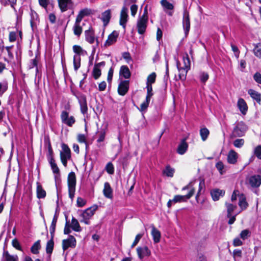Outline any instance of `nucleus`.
I'll use <instances>...</instances> for the list:
<instances>
[{
  "mask_svg": "<svg viewBox=\"0 0 261 261\" xmlns=\"http://www.w3.org/2000/svg\"><path fill=\"white\" fill-rule=\"evenodd\" d=\"M97 208L98 206L97 205H93L84 211L80 215V217L82 218L80 220L81 222H83L85 224L89 225L90 224L89 220L94 215Z\"/></svg>",
  "mask_w": 261,
  "mask_h": 261,
  "instance_id": "f257e3e1",
  "label": "nucleus"
},
{
  "mask_svg": "<svg viewBox=\"0 0 261 261\" xmlns=\"http://www.w3.org/2000/svg\"><path fill=\"white\" fill-rule=\"evenodd\" d=\"M67 180L69 196L72 200L74 196L76 185V176L74 172H71L69 173Z\"/></svg>",
  "mask_w": 261,
  "mask_h": 261,
  "instance_id": "f03ea898",
  "label": "nucleus"
},
{
  "mask_svg": "<svg viewBox=\"0 0 261 261\" xmlns=\"http://www.w3.org/2000/svg\"><path fill=\"white\" fill-rule=\"evenodd\" d=\"M60 159L64 167H67V161L71 158L70 148L65 144H62V150L60 151Z\"/></svg>",
  "mask_w": 261,
  "mask_h": 261,
  "instance_id": "7ed1b4c3",
  "label": "nucleus"
},
{
  "mask_svg": "<svg viewBox=\"0 0 261 261\" xmlns=\"http://www.w3.org/2000/svg\"><path fill=\"white\" fill-rule=\"evenodd\" d=\"M247 129V127L244 122H239L233 130V135L236 137H242L244 135Z\"/></svg>",
  "mask_w": 261,
  "mask_h": 261,
  "instance_id": "20e7f679",
  "label": "nucleus"
},
{
  "mask_svg": "<svg viewBox=\"0 0 261 261\" xmlns=\"http://www.w3.org/2000/svg\"><path fill=\"white\" fill-rule=\"evenodd\" d=\"M76 241L75 238L72 236H69L68 239L62 241V248L64 251L68 248H74L76 246Z\"/></svg>",
  "mask_w": 261,
  "mask_h": 261,
  "instance_id": "39448f33",
  "label": "nucleus"
},
{
  "mask_svg": "<svg viewBox=\"0 0 261 261\" xmlns=\"http://www.w3.org/2000/svg\"><path fill=\"white\" fill-rule=\"evenodd\" d=\"M61 118L62 121L69 126H71L75 123V119L73 116L69 117L68 113L63 111L61 113Z\"/></svg>",
  "mask_w": 261,
  "mask_h": 261,
  "instance_id": "423d86ee",
  "label": "nucleus"
},
{
  "mask_svg": "<svg viewBox=\"0 0 261 261\" xmlns=\"http://www.w3.org/2000/svg\"><path fill=\"white\" fill-rule=\"evenodd\" d=\"M189 188L190 189V193H188L185 195H176L174 196L173 199H172L174 203L186 202L188 199H190L193 196V189L191 188V187H190Z\"/></svg>",
  "mask_w": 261,
  "mask_h": 261,
  "instance_id": "0eeeda50",
  "label": "nucleus"
},
{
  "mask_svg": "<svg viewBox=\"0 0 261 261\" xmlns=\"http://www.w3.org/2000/svg\"><path fill=\"white\" fill-rule=\"evenodd\" d=\"M148 19L142 17L139 18L137 21V28L138 32L140 34H143L145 33L147 27Z\"/></svg>",
  "mask_w": 261,
  "mask_h": 261,
  "instance_id": "6e6552de",
  "label": "nucleus"
},
{
  "mask_svg": "<svg viewBox=\"0 0 261 261\" xmlns=\"http://www.w3.org/2000/svg\"><path fill=\"white\" fill-rule=\"evenodd\" d=\"M128 17L127 9L125 7H123L120 12L119 24L122 26L124 29H125Z\"/></svg>",
  "mask_w": 261,
  "mask_h": 261,
  "instance_id": "1a4fd4ad",
  "label": "nucleus"
},
{
  "mask_svg": "<svg viewBox=\"0 0 261 261\" xmlns=\"http://www.w3.org/2000/svg\"><path fill=\"white\" fill-rule=\"evenodd\" d=\"M160 4L163 7V10L169 15L172 16V12L171 11L174 9V5L167 0H161Z\"/></svg>",
  "mask_w": 261,
  "mask_h": 261,
  "instance_id": "9d476101",
  "label": "nucleus"
},
{
  "mask_svg": "<svg viewBox=\"0 0 261 261\" xmlns=\"http://www.w3.org/2000/svg\"><path fill=\"white\" fill-rule=\"evenodd\" d=\"M129 88V82L128 81H121L118 88V93L124 96L128 91Z\"/></svg>",
  "mask_w": 261,
  "mask_h": 261,
  "instance_id": "9b49d317",
  "label": "nucleus"
},
{
  "mask_svg": "<svg viewBox=\"0 0 261 261\" xmlns=\"http://www.w3.org/2000/svg\"><path fill=\"white\" fill-rule=\"evenodd\" d=\"M58 3L62 12L66 11L73 4L72 0H58Z\"/></svg>",
  "mask_w": 261,
  "mask_h": 261,
  "instance_id": "f8f14e48",
  "label": "nucleus"
},
{
  "mask_svg": "<svg viewBox=\"0 0 261 261\" xmlns=\"http://www.w3.org/2000/svg\"><path fill=\"white\" fill-rule=\"evenodd\" d=\"M248 181L251 187H258L261 184V175L251 176L249 178Z\"/></svg>",
  "mask_w": 261,
  "mask_h": 261,
  "instance_id": "ddd939ff",
  "label": "nucleus"
},
{
  "mask_svg": "<svg viewBox=\"0 0 261 261\" xmlns=\"http://www.w3.org/2000/svg\"><path fill=\"white\" fill-rule=\"evenodd\" d=\"M238 154L233 149L230 150L227 156V161L229 164H235L237 162Z\"/></svg>",
  "mask_w": 261,
  "mask_h": 261,
  "instance_id": "4468645a",
  "label": "nucleus"
},
{
  "mask_svg": "<svg viewBox=\"0 0 261 261\" xmlns=\"http://www.w3.org/2000/svg\"><path fill=\"white\" fill-rule=\"evenodd\" d=\"M137 252L140 259H142L145 256H149L151 253L150 251L146 246H144L143 247H138L137 248Z\"/></svg>",
  "mask_w": 261,
  "mask_h": 261,
  "instance_id": "2eb2a0df",
  "label": "nucleus"
},
{
  "mask_svg": "<svg viewBox=\"0 0 261 261\" xmlns=\"http://www.w3.org/2000/svg\"><path fill=\"white\" fill-rule=\"evenodd\" d=\"M182 24L185 33L187 34L189 32L190 28V22L189 13L186 11H185L184 12Z\"/></svg>",
  "mask_w": 261,
  "mask_h": 261,
  "instance_id": "dca6fc26",
  "label": "nucleus"
},
{
  "mask_svg": "<svg viewBox=\"0 0 261 261\" xmlns=\"http://www.w3.org/2000/svg\"><path fill=\"white\" fill-rule=\"evenodd\" d=\"M118 36V34L117 32L114 31L113 32L108 38V39L106 41L105 43V46L106 47L110 46L114 44L117 40V38Z\"/></svg>",
  "mask_w": 261,
  "mask_h": 261,
  "instance_id": "f3484780",
  "label": "nucleus"
},
{
  "mask_svg": "<svg viewBox=\"0 0 261 261\" xmlns=\"http://www.w3.org/2000/svg\"><path fill=\"white\" fill-rule=\"evenodd\" d=\"M92 11L91 9L88 8L83 9L80 11L75 20H77V22H81L84 17L90 15Z\"/></svg>",
  "mask_w": 261,
  "mask_h": 261,
  "instance_id": "a211bd4d",
  "label": "nucleus"
},
{
  "mask_svg": "<svg viewBox=\"0 0 261 261\" xmlns=\"http://www.w3.org/2000/svg\"><path fill=\"white\" fill-rule=\"evenodd\" d=\"M103 194L107 198L112 199L113 198V190L110 184L108 182H105L104 184Z\"/></svg>",
  "mask_w": 261,
  "mask_h": 261,
  "instance_id": "6ab92c4d",
  "label": "nucleus"
},
{
  "mask_svg": "<svg viewBox=\"0 0 261 261\" xmlns=\"http://www.w3.org/2000/svg\"><path fill=\"white\" fill-rule=\"evenodd\" d=\"M107 132V126L105 125L102 126L97 132L98 135L97 142H101L105 140L106 135Z\"/></svg>",
  "mask_w": 261,
  "mask_h": 261,
  "instance_id": "aec40b11",
  "label": "nucleus"
},
{
  "mask_svg": "<svg viewBox=\"0 0 261 261\" xmlns=\"http://www.w3.org/2000/svg\"><path fill=\"white\" fill-rule=\"evenodd\" d=\"M211 194L213 199L214 201H217L219 200L220 197L224 196L225 191L220 189H214L212 190Z\"/></svg>",
  "mask_w": 261,
  "mask_h": 261,
  "instance_id": "412c9836",
  "label": "nucleus"
},
{
  "mask_svg": "<svg viewBox=\"0 0 261 261\" xmlns=\"http://www.w3.org/2000/svg\"><path fill=\"white\" fill-rule=\"evenodd\" d=\"M111 17V11L109 9L104 11L101 14V19L103 23L105 26L107 25L110 21Z\"/></svg>",
  "mask_w": 261,
  "mask_h": 261,
  "instance_id": "4be33fe9",
  "label": "nucleus"
},
{
  "mask_svg": "<svg viewBox=\"0 0 261 261\" xmlns=\"http://www.w3.org/2000/svg\"><path fill=\"white\" fill-rule=\"evenodd\" d=\"M188 145L185 139L182 140L178 146L177 152L179 154H184L187 150Z\"/></svg>",
  "mask_w": 261,
  "mask_h": 261,
  "instance_id": "5701e85b",
  "label": "nucleus"
},
{
  "mask_svg": "<svg viewBox=\"0 0 261 261\" xmlns=\"http://www.w3.org/2000/svg\"><path fill=\"white\" fill-rule=\"evenodd\" d=\"M3 259L4 261H18L17 255H11L7 251H4Z\"/></svg>",
  "mask_w": 261,
  "mask_h": 261,
  "instance_id": "b1692460",
  "label": "nucleus"
},
{
  "mask_svg": "<svg viewBox=\"0 0 261 261\" xmlns=\"http://www.w3.org/2000/svg\"><path fill=\"white\" fill-rule=\"evenodd\" d=\"M237 105L242 113L245 114L247 111L248 107L245 100L243 98H239Z\"/></svg>",
  "mask_w": 261,
  "mask_h": 261,
  "instance_id": "393cba45",
  "label": "nucleus"
},
{
  "mask_svg": "<svg viewBox=\"0 0 261 261\" xmlns=\"http://www.w3.org/2000/svg\"><path fill=\"white\" fill-rule=\"evenodd\" d=\"M120 76H123L125 79H128L130 76V72L127 66H122L119 72Z\"/></svg>",
  "mask_w": 261,
  "mask_h": 261,
  "instance_id": "a878e982",
  "label": "nucleus"
},
{
  "mask_svg": "<svg viewBox=\"0 0 261 261\" xmlns=\"http://www.w3.org/2000/svg\"><path fill=\"white\" fill-rule=\"evenodd\" d=\"M151 233L153 237L154 243H159L160 241L161 236L160 231L158 230L154 226H152Z\"/></svg>",
  "mask_w": 261,
  "mask_h": 261,
  "instance_id": "bb28decb",
  "label": "nucleus"
},
{
  "mask_svg": "<svg viewBox=\"0 0 261 261\" xmlns=\"http://www.w3.org/2000/svg\"><path fill=\"white\" fill-rule=\"evenodd\" d=\"M239 205L241 210H245L248 206V203L246 200V197L243 194L239 195Z\"/></svg>",
  "mask_w": 261,
  "mask_h": 261,
  "instance_id": "cd10ccee",
  "label": "nucleus"
},
{
  "mask_svg": "<svg viewBox=\"0 0 261 261\" xmlns=\"http://www.w3.org/2000/svg\"><path fill=\"white\" fill-rule=\"evenodd\" d=\"M79 102H80V105L81 112L83 114L87 113V110H88V108H87L86 97L85 96H82L79 99Z\"/></svg>",
  "mask_w": 261,
  "mask_h": 261,
  "instance_id": "c85d7f7f",
  "label": "nucleus"
},
{
  "mask_svg": "<svg viewBox=\"0 0 261 261\" xmlns=\"http://www.w3.org/2000/svg\"><path fill=\"white\" fill-rule=\"evenodd\" d=\"M177 66L179 71V78L180 80L184 81L186 79L187 73L188 71L189 70V68H184V67H180L178 63H177Z\"/></svg>",
  "mask_w": 261,
  "mask_h": 261,
  "instance_id": "c756f323",
  "label": "nucleus"
},
{
  "mask_svg": "<svg viewBox=\"0 0 261 261\" xmlns=\"http://www.w3.org/2000/svg\"><path fill=\"white\" fill-rule=\"evenodd\" d=\"M37 196L39 199L44 198L46 196L45 191L39 182L37 183Z\"/></svg>",
  "mask_w": 261,
  "mask_h": 261,
  "instance_id": "7c9ffc66",
  "label": "nucleus"
},
{
  "mask_svg": "<svg viewBox=\"0 0 261 261\" xmlns=\"http://www.w3.org/2000/svg\"><path fill=\"white\" fill-rule=\"evenodd\" d=\"M70 227L74 231L80 232L82 230L78 221L74 218H72L70 224Z\"/></svg>",
  "mask_w": 261,
  "mask_h": 261,
  "instance_id": "2f4dec72",
  "label": "nucleus"
},
{
  "mask_svg": "<svg viewBox=\"0 0 261 261\" xmlns=\"http://www.w3.org/2000/svg\"><path fill=\"white\" fill-rule=\"evenodd\" d=\"M49 163L50 165L51 169L54 173L59 174L60 172L59 169L55 163V161L53 158V156H51L49 158Z\"/></svg>",
  "mask_w": 261,
  "mask_h": 261,
  "instance_id": "473e14b6",
  "label": "nucleus"
},
{
  "mask_svg": "<svg viewBox=\"0 0 261 261\" xmlns=\"http://www.w3.org/2000/svg\"><path fill=\"white\" fill-rule=\"evenodd\" d=\"M248 94L250 95V96L254 99L256 100V101L259 102L261 100V96L259 93H258L256 91L249 89L248 91Z\"/></svg>",
  "mask_w": 261,
  "mask_h": 261,
  "instance_id": "72a5a7b5",
  "label": "nucleus"
},
{
  "mask_svg": "<svg viewBox=\"0 0 261 261\" xmlns=\"http://www.w3.org/2000/svg\"><path fill=\"white\" fill-rule=\"evenodd\" d=\"M85 34L86 40L90 44L94 43L95 40L94 33L91 31L88 30L85 32Z\"/></svg>",
  "mask_w": 261,
  "mask_h": 261,
  "instance_id": "f704fd0d",
  "label": "nucleus"
},
{
  "mask_svg": "<svg viewBox=\"0 0 261 261\" xmlns=\"http://www.w3.org/2000/svg\"><path fill=\"white\" fill-rule=\"evenodd\" d=\"M38 60L36 57L35 59H32L29 64V67L30 69H32L34 67H36V74L37 75L39 70L38 67Z\"/></svg>",
  "mask_w": 261,
  "mask_h": 261,
  "instance_id": "c9c22d12",
  "label": "nucleus"
},
{
  "mask_svg": "<svg viewBox=\"0 0 261 261\" xmlns=\"http://www.w3.org/2000/svg\"><path fill=\"white\" fill-rule=\"evenodd\" d=\"M74 69L75 71L77 70L81 66V57L80 56L75 55L73 57Z\"/></svg>",
  "mask_w": 261,
  "mask_h": 261,
  "instance_id": "e433bc0d",
  "label": "nucleus"
},
{
  "mask_svg": "<svg viewBox=\"0 0 261 261\" xmlns=\"http://www.w3.org/2000/svg\"><path fill=\"white\" fill-rule=\"evenodd\" d=\"M216 167L221 175L225 173V166L221 161H219L216 163Z\"/></svg>",
  "mask_w": 261,
  "mask_h": 261,
  "instance_id": "4c0bfd02",
  "label": "nucleus"
},
{
  "mask_svg": "<svg viewBox=\"0 0 261 261\" xmlns=\"http://www.w3.org/2000/svg\"><path fill=\"white\" fill-rule=\"evenodd\" d=\"M73 32L74 34L77 36H80L82 32V28L80 26V22H77L76 20L73 26Z\"/></svg>",
  "mask_w": 261,
  "mask_h": 261,
  "instance_id": "58836bf2",
  "label": "nucleus"
},
{
  "mask_svg": "<svg viewBox=\"0 0 261 261\" xmlns=\"http://www.w3.org/2000/svg\"><path fill=\"white\" fill-rule=\"evenodd\" d=\"M174 171V169L168 165L166 167L165 170L163 171V173L168 177H172Z\"/></svg>",
  "mask_w": 261,
  "mask_h": 261,
  "instance_id": "ea45409f",
  "label": "nucleus"
},
{
  "mask_svg": "<svg viewBox=\"0 0 261 261\" xmlns=\"http://www.w3.org/2000/svg\"><path fill=\"white\" fill-rule=\"evenodd\" d=\"M196 185V181L195 180L191 181L187 186L182 188V191L188 190V194L190 193V189L189 188V187H191V188L193 189V195L195 193V187Z\"/></svg>",
  "mask_w": 261,
  "mask_h": 261,
  "instance_id": "a19ab883",
  "label": "nucleus"
},
{
  "mask_svg": "<svg viewBox=\"0 0 261 261\" xmlns=\"http://www.w3.org/2000/svg\"><path fill=\"white\" fill-rule=\"evenodd\" d=\"M40 248V241H36L32 246L31 248V252L33 254H37L39 252V250Z\"/></svg>",
  "mask_w": 261,
  "mask_h": 261,
  "instance_id": "79ce46f5",
  "label": "nucleus"
},
{
  "mask_svg": "<svg viewBox=\"0 0 261 261\" xmlns=\"http://www.w3.org/2000/svg\"><path fill=\"white\" fill-rule=\"evenodd\" d=\"M150 100V98L149 97V96H146V100L144 102H143L140 106V110L141 112H143L147 109V108L148 107Z\"/></svg>",
  "mask_w": 261,
  "mask_h": 261,
  "instance_id": "37998d69",
  "label": "nucleus"
},
{
  "mask_svg": "<svg viewBox=\"0 0 261 261\" xmlns=\"http://www.w3.org/2000/svg\"><path fill=\"white\" fill-rule=\"evenodd\" d=\"M209 130L206 128H202L200 130V135L202 140L204 141L206 140L208 135Z\"/></svg>",
  "mask_w": 261,
  "mask_h": 261,
  "instance_id": "c03bdc74",
  "label": "nucleus"
},
{
  "mask_svg": "<svg viewBox=\"0 0 261 261\" xmlns=\"http://www.w3.org/2000/svg\"><path fill=\"white\" fill-rule=\"evenodd\" d=\"M7 89L8 83L6 82H0V97L2 96Z\"/></svg>",
  "mask_w": 261,
  "mask_h": 261,
  "instance_id": "a18cd8bd",
  "label": "nucleus"
},
{
  "mask_svg": "<svg viewBox=\"0 0 261 261\" xmlns=\"http://www.w3.org/2000/svg\"><path fill=\"white\" fill-rule=\"evenodd\" d=\"M227 211V217H230L232 212L236 208L237 206L230 203H226Z\"/></svg>",
  "mask_w": 261,
  "mask_h": 261,
  "instance_id": "49530a36",
  "label": "nucleus"
},
{
  "mask_svg": "<svg viewBox=\"0 0 261 261\" xmlns=\"http://www.w3.org/2000/svg\"><path fill=\"white\" fill-rule=\"evenodd\" d=\"M54 241L53 239L48 241L46 244V251L47 253H51L54 248Z\"/></svg>",
  "mask_w": 261,
  "mask_h": 261,
  "instance_id": "de8ad7c7",
  "label": "nucleus"
},
{
  "mask_svg": "<svg viewBox=\"0 0 261 261\" xmlns=\"http://www.w3.org/2000/svg\"><path fill=\"white\" fill-rule=\"evenodd\" d=\"M233 256L234 261H239L242 257V251L241 250L235 249L233 251Z\"/></svg>",
  "mask_w": 261,
  "mask_h": 261,
  "instance_id": "09e8293b",
  "label": "nucleus"
},
{
  "mask_svg": "<svg viewBox=\"0 0 261 261\" xmlns=\"http://www.w3.org/2000/svg\"><path fill=\"white\" fill-rule=\"evenodd\" d=\"M245 141L243 139H237L233 141V145L237 148H241L244 145Z\"/></svg>",
  "mask_w": 261,
  "mask_h": 261,
  "instance_id": "8fccbe9b",
  "label": "nucleus"
},
{
  "mask_svg": "<svg viewBox=\"0 0 261 261\" xmlns=\"http://www.w3.org/2000/svg\"><path fill=\"white\" fill-rule=\"evenodd\" d=\"M155 79H156V74L154 72L151 73L147 77L146 84L152 85L153 83H154L155 82Z\"/></svg>",
  "mask_w": 261,
  "mask_h": 261,
  "instance_id": "3c124183",
  "label": "nucleus"
},
{
  "mask_svg": "<svg viewBox=\"0 0 261 261\" xmlns=\"http://www.w3.org/2000/svg\"><path fill=\"white\" fill-rule=\"evenodd\" d=\"M253 154L258 159L261 160V145H258L254 148Z\"/></svg>",
  "mask_w": 261,
  "mask_h": 261,
  "instance_id": "603ef678",
  "label": "nucleus"
},
{
  "mask_svg": "<svg viewBox=\"0 0 261 261\" xmlns=\"http://www.w3.org/2000/svg\"><path fill=\"white\" fill-rule=\"evenodd\" d=\"M251 234L250 231L248 229H245L241 231L240 233V237L243 240L247 239L249 237H250Z\"/></svg>",
  "mask_w": 261,
  "mask_h": 261,
  "instance_id": "864d4df0",
  "label": "nucleus"
},
{
  "mask_svg": "<svg viewBox=\"0 0 261 261\" xmlns=\"http://www.w3.org/2000/svg\"><path fill=\"white\" fill-rule=\"evenodd\" d=\"M183 61H184V66L182 67L190 69V60H189V58L188 57V55L187 54H186L185 56H184Z\"/></svg>",
  "mask_w": 261,
  "mask_h": 261,
  "instance_id": "5fc2aeb1",
  "label": "nucleus"
},
{
  "mask_svg": "<svg viewBox=\"0 0 261 261\" xmlns=\"http://www.w3.org/2000/svg\"><path fill=\"white\" fill-rule=\"evenodd\" d=\"M106 170L107 172L110 174H112L114 173V166L111 162H109L107 164L106 167Z\"/></svg>",
  "mask_w": 261,
  "mask_h": 261,
  "instance_id": "6e6d98bb",
  "label": "nucleus"
},
{
  "mask_svg": "<svg viewBox=\"0 0 261 261\" xmlns=\"http://www.w3.org/2000/svg\"><path fill=\"white\" fill-rule=\"evenodd\" d=\"M93 75L95 79H97L101 75L100 69L94 66L93 70Z\"/></svg>",
  "mask_w": 261,
  "mask_h": 261,
  "instance_id": "4d7b16f0",
  "label": "nucleus"
},
{
  "mask_svg": "<svg viewBox=\"0 0 261 261\" xmlns=\"http://www.w3.org/2000/svg\"><path fill=\"white\" fill-rule=\"evenodd\" d=\"M57 221V217L56 216H54V217L53 219L50 227V233L52 234L54 233L55 232Z\"/></svg>",
  "mask_w": 261,
  "mask_h": 261,
  "instance_id": "13d9d810",
  "label": "nucleus"
},
{
  "mask_svg": "<svg viewBox=\"0 0 261 261\" xmlns=\"http://www.w3.org/2000/svg\"><path fill=\"white\" fill-rule=\"evenodd\" d=\"M12 245L13 247L18 250H22L20 243L17 239H14L12 241Z\"/></svg>",
  "mask_w": 261,
  "mask_h": 261,
  "instance_id": "bf43d9fd",
  "label": "nucleus"
},
{
  "mask_svg": "<svg viewBox=\"0 0 261 261\" xmlns=\"http://www.w3.org/2000/svg\"><path fill=\"white\" fill-rule=\"evenodd\" d=\"M199 77L201 82L204 83L208 80L209 76L207 73L202 72L200 73Z\"/></svg>",
  "mask_w": 261,
  "mask_h": 261,
  "instance_id": "052dcab7",
  "label": "nucleus"
},
{
  "mask_svg": "<svg viewBox=\"0 0 261 261\" xmlns=\"http://www.w3.org/2000/svg\"><path fill=\"white\" fill-rule=\"evenodd\" d=\"M143 236V233H139L136 236L135 239L131 246L132 248H134L138 244Z\"/></svg>",
  "mask_w": 261,
  "mask_h": 261,
  "instance_id": "680f3d73",
  "label": "nucleus"
},
{
  "mask_svg": "<svg viewBox=\"0 0 261 261\" xmlns=\"http://www.w3.org/2000/svg\"><path fill=\"white\" fill-rule=\"evenodd\" d=\"M258 44L255 45V48L253 49V53L255 56L261 58V49L258 48Z\"/></svg>",
  "mask_w": 261,
  "mask_h": 261,
  "instance_id": "e2e57ef3",
  "label": "nucleus"
},
{
  "mask_svg": "<svg viewBox=\"0 0 261 261\" xmlns=\"http://www.w3.org/2000/svg\"><path fill=\"white\" fill-rule=\"evenodd\" d=\"M77 141L79 143H86V137L83 134H79L77 137Z\"/></svg>",
  "mask_w": 261,
  "mask_h": 261,
  "instance_id": "0e129e2a",
  "label": "nucleus"
},
{
  "mask_svg": "<svg viewBox=\"0 0 261 261\" xmlns=\"http://www.w3.org/2000/svg\"><path fill=\"white\" fill-rule=\"evenodd\" d=\"M73 50L77 55L80 56L83 50L81 46L75 45L73 46Z\"/></svg>",
  "mask_w": 261,
  "mask_h": 261,
  "instance_id": "69168bd1",
  "label": "nucleus"
},
{
  "mask_svg": "<svg viewBox=\"0 0 261 261\" xmlns=\"http://www.w3.org/2000/svg\"><path fill=\"white\" fill-rule=\"evenodd\" d=\"M137 10H138L137 5L134 4L131 6V7H130L131 15L133 17H134L136 15V14L137 12Z\"/></svg>",
  "mask_w": 261,
  "mask_h": 261,
  "instance_id": "338daca9",
  "label": "nucleus"
},
{
  "mask_svg": "<svg viewBox=\"0 0 261 261\" xmlns=\"http://www.w3.org/2000/svg\"><path fill=\"white\" fill-rule=\"evenodd\" d=\"M86 200L81 197L77 198V205L79 207H83L86 204Z\"/></svg>",
  "mask_w": 261,
  "mask_h": 261,
  "instance_id": "774afa93",
  "label": "nucleus"
}]
</instances>
